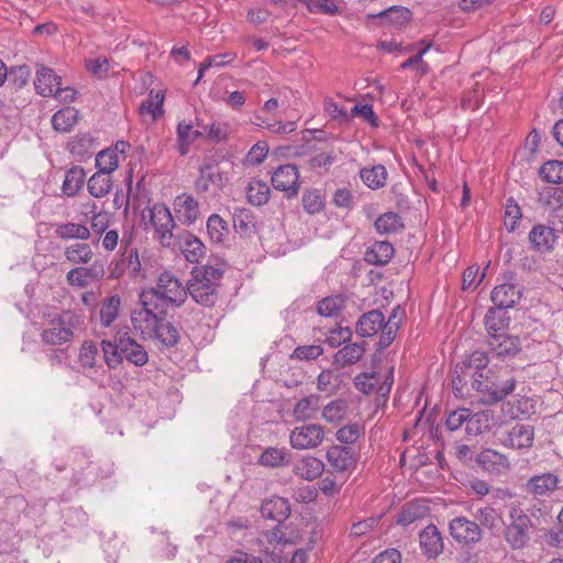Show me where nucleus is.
<instances>
[{"label": "nucleus", "mask_w": 563, "mask_h": 563, "mask_svg": "<svg viewBox=\"0 0 563 563\" xmlns=\"http://www.w3.org/2000/svg\"><path fill=\"white\" fill-rule=\"evenodd\" d=\"M153 296L140 294V307L131 312V323L143 340H157L174 346L179 339L176 327L166 319V310L153 302Z\"/></svg>", "instance_id": "nucleus-1"}, {"label": "nucleus", "mask_w": 563, "mask_h": 563, "mask_svg": "<svg viewBox=\"0 0 563 563\" xmlns=\"http://www.w3.org/2000/svg\"><path fill=\"white\" fill-rule=\"evenodd\" d=\"M516 382L507 369H484L472 374V387L478 393L479 401L493 405L505 399L515 389Z\"/></svg>", "instance_id": "nucleus-2"}, {"label": "nucleus", "mask_w": 563, "mask_h": 563, "mask_svg": "<svg viewBox=\"0 0 563 563\" xmlns=\"http://www.w3.org/2000/svg\"><path fill=\"white\" fill-rule=\"evenodd\" d=\"M401 320L399 308L394 309L391 316L385 321L384 314L378 310H371L361 316L356 323V333L369 338L382 331L378 347L386 349L394 341Z\"/></svg>", "instance_id": "nucleus-3"}, {"label": "nucleus", "mask_w": 563, "mask_h": 563, "mask_svg": "<svg viewBox=\"0 0 563 563\" xmlns=\"http://www.w3.org/2000/svg\"><path fill=\"white\" fill-rule=\"evenodd\" d=\"M142 295H152L153 302L166 310L168 306L180 307L187 298V288L169 272L162 273L155 287L141 291Z\"/></svg>", "instance_id": "nucleus-4"}, {"label": "nucleus", "mask_w": 563, "mask_h": 563, "mask_svg": "<svg viewBox=\"0 0 563 563\" xmlns=\"http://www.w3.org/2000/svg\"><path fill=\"white\" fill-rule=\"evenodd\" d=\"M141 217L144 229L153 230L154 239L163 246H170L173 244V231L176 224L170 210L164 203H154L144 208Z\"/></svg>", "instance_id": "nucleus-5"}, {"label": "nucleus", "mask_w": 563, "mask_h": 563, "mask_svg": "<svg viewBox=\"0 0 563 563\" xmlns=\"http://www.w3.org/2000/svg\"><path fill=\"white\" fill-rule=\"evenodd\" d=\"M80 324V317L63 311L51 317L44 324L41 333L42 340L47 345H62L74 338L76 328Z\"/></svg>", "instance_id": "nucleus-6"}, {"label": "nucleus", "mask_w": 563, "mask_h": 563, "mask_svg": "<svg viewBox=\"0 0 563 563\" xmlns=\"http://www.w3.org/2000/svg\"><path fill=\"white\" fill-rule=\"evenodd\" d=\"M130 242L131 236L124 234L121 238V246L123 247V251L120 253L118 258L110 263L108 267L110 279H120L124 275H129L132 278L140 276L141 261L139 257V251L135 247H129Z\"/></svg>", "instance_id": "nucleus-7"}, {"label": "nucleus", "mask_w": 563, "mask_h": 563, "mask_svg": "<svg viewBox=\"0 0 563 563\" xmlns=\"http://www.w3.org/2000/svg\"><path fill=\"white\" fill-rule=\"evenodd\" d=\"M510 523L505 530V539L512 549H522L529 541L530 518L522 510H510Z\"/></svg>", "instance_id": "nucleus-8"}, {"label": "nucleus", "mask_w": 563, "mask_h": 563, "mask_svg": "<svg viewBox=\"0 0 563 563\" xmlns=\"http://www.w3.org/2000/svg\"><path fill=\"white\" fill-rule=\"evenodd\" d=\"M324 440L323 427L317 423H307L296 427L289 434V443L296 450H312Z\"/></svg>", "instance_id": "nucleus-9"}, {"label": "nucleus", "mask_w": 563, "mask_h": 563, "mask_svg": "<svg viewBox=\"0 0 563 563\" xmlns=\"http://www.w3.org/2000/svg\"><path fill=\"white\" fill-rule=\"evenodd\" d=\"M104 273L103 263L101 261H95L88 266L78 265L70 269L66 275V280L71 287L85 288L101 280Z\"/></svg>", "instance_id": "nucleus-10"}, {"label": "nucleus", "mask_w": 563, "mask_h": 563, "mask_svg": "<svg viewBox=\"0 0 563 563\" xmlns=\"http://www.w3.org/2000/svg\"><path fill=\"white\" fill-rule=\"evenodd\" d=\"M272 185L287 198L296 197L300 189L298 168L292 164L280 165L272 175Z\"/></svg>", "instance_id": "nucleus-11"}, {"label": "nucleus", "mask_w": 563, "mask_h": 563, "mask_svg": "<svg viewBox=\"0 0 563 563\" xmlns=\"http://www.w3.org/2000/svg\"><path fill=\"white\" fill-rule=\"evenodd\" d=\"M267 541L268 543L273 544V548L265 547L262 549L263 552L271 555L273 558V561H280L283 558V553L286 552V554L291 553V561L290 563H306L308 558V550L303 548H297L295 550H287L288 541H283L282 538H277V534L275 532L272 533H265L262 539H260V543H264V541Z\"/></svg>", "instance_id": "nucleus-12"}, {"label": "nucleus", "mask_w": 563, "mask_h": 563, "mask_svg": "<svg viewBox=\"0 0 563 563\" xmlns=\"http://www.w3.org/2000/svg\"><path fill=\"white\" fill-rule=\"evenodd\" d=\"M130 144L125 141H118L113 146L99 152L96 156V166L98 172L110 175L113 173L120 162L125 158Z\"/></svg>", "instance_id": "nucleus-13"}, {"label": "nucleus", "mask_w": 563, "mask_h": 563, "mask_svg": "<svg viewBox=\"0 0 563 563\" xmlns=\"http://www.w3.org/2000/svg\"><path fill=\"white\" fill-rule=\"evenodd\" d=\"M449 529L452 538L460 543H476L482 539L479 526L465 517L452 519Z\"/></svg>", "instance_id": "nucleus-14"}, {"label": "nucleus", "mask_w": 563, "mask_h": 563, "mask_svg": "<svg viewBox=\"0 0 563 563\" xmlns=\"http://www.w3.org/2000/svg\"><path fill=\"white\" fill-rule=\"evenodd\" d=\"M229 180V174L213 162H206L199 168V176L196 180L198 191L206 192L211 186L222 187Z\"/></svg>", "instance_id": "nucleus-15"}, {"label": "nucleus", "mask_w": 563, "mask_h": 563, "mask_svg": "<svg viewBox=\"0 0 563 563\" xmlns=\"http://www.w3.org/2000/svg\"><path fill=\"white\" fill-rule=\"evenodd\" d=\"M476 463L486 472L494 474H504L510 470L508 457L492 449L481 451L476 457Z\"/></svg>", "instance_id": "nucleus-16"}, {"label": "nucleus", "mask_w": 563, "mask_h": 563, "mask_svg": "<svg viewBox=\"0 0 563 563\" xmlns=\"http://www.w3.org/2000/svg\"><path fill=\"white\" fill-rule=\"evenodd\" d=\"M534 439V430L533 427L529 424H519L514 426L505 439L501 440V443L505 446L518 450H527L530 449L533 444Z\"/></svg>", "instance_id": "nucleus-17"}, {"label": "nucleus", "mask_w": 563, "mask_h": 563, "mask_svg": "<svg viewBox=\"0 0 563 563\" xmlns=\"http://www.w3.org/2000/svg\"><path fill=\"white\" fill-rule=\"evenodd\" d=\"M490 352L497 357H511L520 351V341L517 336L507 333L488 336Z\"/></svg>", "instance_id": "nucleus-18"}, {"label": "nucleus", "mask_w": 563, "mask_h": 563, "mask_svg": "<svg viewBox=\"0 0 563 563\" xmlns=\"http://www.w3.org/2000/svg\"><path fill=\"white\" fill-rule=\"evenodd\" d=\"M173 206L176 218L183 224H192L199 218V203L192 196H177L174 200Z\"/></svg>", "instance_id": "nucleus-19"}, {"label": "nucleus", "mask_w": 563, "mask_h": 563, "mask_svg": "<svg viewBox=\"0 0 563 563\" xmlns=\"http://www.w3.org/2000/svg\"><path fill=\"white\" fill-rule=\"evenodd\" d=\"M217 287L209 282L198 279V277H192L188 287L187 295L189 294L191 298L199 305L211 307L216 302L217 298Z\"/></svg>", "instance_id": "nucleus-20"}, {"label": "nucleus", "mask_w": 563, "mask_h": 563, "mask_svg": "<svg viewBox=\"0 0 563 563\" xmlns=\"http://www.w3.org/2000/svg\"><path fill=\"white\" fill-rule=\"evenodd\" d=\"M521 297V289L514 283L497 285L490 295L492 301L498 309L511 308Z\"/></svg>", "instance_id": "nucleus-21"}, {"label": "nucleus", "mask_w": 563, "mask_h": 563, "mask_svg": "<svg viewBox=\"0 0 563 563\" xmlns=\"http://www.w3.org/2000/svg\"><path fill=\"white\" fill-rule=\"evenodd\" d=\"M178 246L185 258L190 263H198L206 253L202 241L188 231L178 234Z\"/></svg>", "instance_id": "nucleus-22"}, {"label": "nucleus", "mask_w": 563, "mask_h": 563, "mask_svg": "<svg viewBox=\"0 0 563 563\" xmlns=\"http://www.w3.org/2000/svg\"><path fill=\"white\" fill-rule=\"evenodd\" d=\"M60 85V77L57 76L52 68L43 65L37 66L36 78L34 80L37 93L43 97H51Z\"/></svg>", "instance_id": "nucleus-23"}, {"label": "nucleus", "mask_w": 563, "mask_h": 563, "mask_svg": "<svg viewBox=\"0 0 563 563\" xmlns=\"http://www.w3.org/2000/svg\"><path fill=\"white\" fill-rule=\"evenodd\" d=\"M98 355L99 349L97 343L91 340L84 341L77 357L79 369L86 375L97 373V368L100 366L98 365Z\"/></svg>", "instance_id": "nucleus-24"}, {"label": "nucleus", "mask_w": 563, "mask_h": 563, "mask_svg": "<svg viewBox=\"0 0 563 563\" xmlns=\"http://www.w3.org/2000/svg\"><path fill=\"white\" fill-rule=\"evenodd\" d=\"M420 547L428 558L438 556L443 550L441 532L434 525H429L419 534Z\"/></svg>", "instance_id": "nucleus-25"}, {"label": "nucleus", "mask_w": 563, "mask_h": 563, "mask_svg": "<svg viewBox=\"0 0 563 563\" xmlns=\"http://www.w3.org/2000/svg\"><path fill=\"white\" fill-rule=\"evenodd\" d=\"M261 514L266 519L283 522L290 514L289 501L279 496L268 498L262 504Z\"/></svg>", "instance_id": "nucleus-26"}, {"label": "nucleus", "mask_w": 563, "mask_h": 563, "mask_svg": "<svg viewBox=\"0 0 563 563\" xmlns=\"http://www.w3.org/2000/svg\"><path fill=\"white\" fill-rule=\"evenodd\" d=\"M119 349L130 363L143 366L148 362V354L143 345L130 336L119 339Z\"/></svg>", "instance_id": "nucleus-27"}, {"label": "nucleus", "mask_w": 563, "mask_h": 563, "mask_svg": "<svg viewBox=\"0 0 563 563\" xmlns=\"http://www.w3.org/2000/svg\"><path fill=\"white\" fill-rule=\"evenodd\" d=\"M554 229L538 224L532 228L529 233V241L532 247L539 252H549L554 247L556 242Z\"/></svg>", "instance_id": "nucleus-28"}, {"label": "nucleus", "mask_w": 563, "mask_h": 563, "mask_svg": "<svg viewBox=\"0 0 563 563\" xmlns=\"http://www.w3.org/2000/svg\"><path fill=\"white\" fill-rule=\"evenodd\" d=\"M323 471V462L320 459L310 455L301 457L294 465L295 475L306 481L317 479L321 476Z\"/></svg>", "instance_id": "nucleus-29"}, {"label": "nucleus", "mask_w": 563, "mask_h": 563, "mask_svg": "<svg viewBox=\"0 0 563 563\" xmlns=\"http://www.w3.org/2000/svg\"><path fill=\"white\" fill-rule=\"evenodd\" d=\"M327 460L336 472H345L355 464L352 450L341 445L331 446L327 452Z\"/></svg>", "instance_id": "nucleus-30"}, {"label": "nucleus", "mask_w": 563, "mask_h": 563, "mask_svg": "<svg viewBox=\"0 0 563 563\" xmlns=\"http://www.w3.org/2000/svg\"><path fill=\"white\" fill-rule=\"evenodd\" d=\"M559 485V478L552 473L536 475L527 482V490L533 496H548Z\"/></svg>", "instance_id": "nucleus-31"}, {"label": "nucleus", "mask_w": 563, "mask_h": 563, "mask_svg": "<svg viewBox=\"0 0 563 563\" xmlns=\"http://www.w3.org/2000/svg\"><path fill=\"white\" fill-rule=\"evenodd\" d=\"M85 207L87 209L85 216L89 219L91 235L95 234L100 240L103 232L109 229L111 216L108 212L98 211L97 205L93 201L86 203Z\"/></svg>", "instance_id": "nucleus-32"}, {"label": "nucleus", "mask_w": 563, "mask_h": 563, "mask_svg": "<svg viewBox=\"0 0 563 563\" xmlns=\"http://www.w3.org/2000/svg\"><path fill=\"white\" fill-rule=\"evenodd\" d=\"M364 353V343H350L338 350L333 356V362L339 367H346L357 363Z\"/></svg>", "instance_id": "nucleus-33"}, {"label": "nucleus", "mask_w": 563, "mask_h": 563, "mask_svg": "<svg viewBox=\"0 0 563 563\" xmlns=\"http://www.w3.org/2000/svg\"><path fill=\"white\" fill-rule=\"evenodd\" d=\"M320 407V397L311 394L307 397L299 399L292 410L296 420H309L316 417Z\"/></svg>", "instance_id": "nucleus-34"}, {"label": "nucleus", "mask_w": 563, "mask_h": 563, "mask_svg": "<svg viewBox=\"0 0 563 563\" xmlns=\"http://www.w3.org/2000/svg\"><path fill=\"white\" fill-rule=\"evenodd\" d=\"M394 255V247L389 242H375L366 252L365 261L372 265L387 264Z\"/></svg>", "instance_id": "nucleus-35"}, {"label": "nucleus", "mask_w": 563, "mask_h": 563, "mask_svg": "<svg viewBox=\"0 0 563 563\" xmlns=\"http://www.w3.org/2000/svg\"><path fill=\"white\" fill-rule=\"evenodd\" d=\"M342 384L341 375L333 369H323L317 377V389L325 396L335 395Z\"/></svg>", "instance_id": "nucleus-36"}, {"label": "nucleus", "mask_w": 563, "mask_h": 563, "mask_svg": "<svg viewBox=\"0 0 563 563\" xmlns=\"http://www.w3.org/2000/svg\"><path fill=\"white\" fill-rule=\"evenodd\" d=\"M164 95L161 91L151 90L147 99L142 101L139 111L145 119L150 118L152 122L163 113Z\"/></svg>", "instance_id": "nucleus-37"}, {"label": "nucleus", "mask_w": 563, "mask_h": 563, "mask_svg": "<svg viewBox=\"0 0 563 563\" xmlns=\"http://www.w3.org/2000/svg\"><path fill=\"white\" fill-rule=\"evenodd\" d=\"M349 415V404L345 399H334L327 404L322 409V418L332 424H339Z\"/></svg>", "instance_id": "nucleus-38"}, {"label": "nucleus", "mask_w": 563, "mask_h": 563, "mask_svg": "<svg viewBox=\"0 0 563 563\" xmlns=\"http://www.w3.org/2000/svg\"><path fill=\"white\" fill-rule=\"evenodd\" d=\"M56 235L63 240H81L87 241L91 238L90 229L81 223L65 222L56 228Z\"/></svg>", "instance_id": "nucleus-39"}, {"label": "nucleus", "mask_w": 563, "mask_h": 563, "mask_svg": "<svg viewBox=\"0 0 563 563\" xmlns=\"http://www.w3.org/2000/svg\"><path fill=\"white\" fill-rule=\"evenodd\" d=\"M65 258L76 265H86L93 257V251L88 243H74L65 247Z\"/></svg>", "instance_id": "nucleus-40"}, {"label": "nucleus", "mask_w": 563, "mask_h": 563, "mask_svg": "<svg viewBox=\"0 0 563 563\" xmlns=\"http://www.w3.org/2000/svg\"><path fill=\"white\" fill-rule=\"evenodd\" d=\"M86 174L81 166H74L67 170L62 186L63 192L68 197H74L82 188Z\"/></svg>", "instance_id": "nucleus-41"}, {"label": "nucleus", "mask_w": 563, "mask_h": 563, "mask_svg": "<svg viewBox=\"0 0 563 563\" xmlns=\"http://www.w3.org/2000/svg\"><path fill=\"white\" fill-rule=\"evenodd\" d=\"M247 201L256 207L264 206L271 198L268 185L258 179H252L246 188Z\"/></svg>", "instance_id": "nucleus-42"}, {"label": "nucleus", "mask_w": 563, "mask_h": 563, "mask_svg": "<svg viewBox=\"0 0 563 563\" xmlns=\"http://www.w3.org/2000/svg\"><path fill=\"white\" fill-rule=\"evenodd\" d=\"M121 308V298L119 295H112L106 298L100 307V323L108 328L110 327L119 316Z\"/></svg>", "instance_id": "nucleus-43"}, {"label": "nucleus", "mask_w": 563, "mask_h": 563, "mask_svg": "<svg viewBox=\"0 0 563 563\" xmlns=\"http://www.w3.org/2000/svg\"><path fill=\"white\" fill-rule=\"evenodd\" d=\"M87 188L92 197L103 198L112 188V179L110 175L97 172L88 179Z\"/></svg>", "instance_id": "nucleus-44"}, {"label": "nucleus", "mask_w": 563, "mask_h": 563, "mask_svg": "<svg viewBox=\"0 0 563 563\" xmlns=\"http://www.w3.org/2000/svg\"><path fill=\"white\" fill-rule=\"evenodd\" d=\"M492 413L489 411H479L471 415L468 411V418L466 421V433L470 435H478L490 428Z\"/></svg>", "instance_id": "nucleus-45"}, {"label": "nucleus", "mask_w": 563, "mask_h": 563, "mask_svg": "<svg viewBox=\"0 0 563 563\" xmlns=\"http://www.w3.org/2000/svg\"><path fill=\"white\" fill-rule=\"evenodd\" d=\"M78 112L75 108L66 107L52 118L53 128L59 132H68L77 123Z\"/></svg>", "instance_id": "nucleus-46"}, {"label": "nucleus", "mask_w": 563, "mask_h": 563, "mask_svg": "<svg viewBox=\"0 0 563 563\" xmlns=\"http://www.w3.org/2000/svg\"><path fill=\"white\" fill-rule=\"evenodd\" d=\"M401 218L396 212H386L379 216L375 221V229L379 234H391L402 229Z\"/></svg>", "instance_id": "nucleus-47"}, {"label": "nucleus", "mask_w": 563, "mask_h": 563, "mask_svg": "<svg viewBox=\"0 0 563 563\" xmlns=\"http://www.w3.org/2000/svg\"><path fill=\"white\" fill-rule=\"evenodd\" d=\"M361 178L368 188L378 189L385 186L387 172L383 165L363 168L361 170Z\"/></svg>", "instance_id": "nucleus-48"}, {"label": "nucleus", "mask_w": 563, "mask_h": 563, "mask_svg": "<svg viewBox=\"0 0 563 563\" xmlns=\"http://www.w3.org/2000/svg\"><path fill=\"white\" fill-rule=\"evenodd\" d=\"M207 232L213 243H223L229 234L227 222L217 213L207 220Z\"/></svg>", "instance_id": "nucleus-49"}, {"label": "nucleus", "mask_w": 563, "mask_h": 563, "mask_svg": "<svg viewBox=\"0 0 563 563\" xmlns=\"http://www.w3.org/2000/svg\"><path fill=\"white\" fill-rule=\"evenodd\" d=\"M203 132L213 142H224L233 132V128L228 121L214 120L212 123L203 125Z\"/></svg>", "instance_id": "nucleus-50"}, {"label": "nucleus", "mask_w": 563, "mask_h": 563, "mask_svg": "<svg viewBox=\"0 0 563 563\" xmlns=\"http://www.w3.org/2000/svg\"><path fill=\"white\" fill-rule=\"evenodd\" d=\"M233 225L240 234H251L255 229L252 212L245 208H236L233 213Z\"/></svg>", "instance_id": "nucleus-51"}, {"label": "nucleus", "mask_w": 563, "mask_h": 563, "mask_svg": "<svg viewBox=\"0 0 563 563\" xmlns=\"http://www.w3.org/2000/svg\"><path fill=\"white\" fill-rule=\"evenodd\" d=\"M539 201L554 211L563 206V188L545 186L539 192Z\"/></svg>", "instance_id": "nucleus-52"}, {"label": "nucleus", "mask_w": 563, "mask_h": 563, "mask_svg": "<svg viewBox=\"0 0 563 563\" xmlns=\"http://www.w3.org/2000/svg\"><path fill=\"white\" fill-rule=\"evenodd\" d=\"M540 176L550 184L563 183V162L552 159L544 163L540 168Z\"/></svg>", "instance_id": "nucleus-53"}, {"label": "nucleus", "mask_w": 563, "mask_h": 563, "mask_svg": "<svg viewBox=\"0 0 563 563\" xmlns=\"http://www.w3.org/2000/svg\"><path fill=\"white\" fill-rule=\"evenodd\" d=\"M104 363L110 368H117L123 361V354L119 349V342L112 343L108 340H102L100 343Z\"/></svg>", "instance_id": "nucleus-54"}, {"label": "nucleus", "mask_w": 563, "mask_h": 563, "mask_svg": "<svg viewBox=\"0 0 563 563\" xmlns=\"http://www.w3.org/2000/svg\"><path fill=\"white\" fill-rule=\"evenodd\" d=\"M488 358L485 352L474 351L471 353L467 358L463 362L464 367L472 376V374H477L478 372H484V369H490L492 367L487 366Z\"/></svg>", "instance_id": "nucleus-55"}, {"label": "nucleus", "mask_w": 563, "mask_h": 563, "mask_svg": "<svg viewBox=\"0 0 563 563\" xmlns=\"http://www.w3.org/2000/svg\"><path fill=\"white\" fill-rule=\"evenodd\" d=\"M364 433V427L357 422L346 424L336 432V439L341 443L352 444Z\"/></svg>", "instance_id": "nucleus-56"}, {"label": "nucleus", "mask_w": 563, "mask_h": 563, "mask_svg": "<svg viewBox=\"0 0 563 563\" xmlns=\"http://www.w3.org/2000/svg\"><path fill=\"white\" fill-rule=\"evenodd\" d=\"M323 206V198L319 190L310 189L303 192L302 207L308 213H318L322 210Z\"/></svg>", "instance_id": "nucleus-57"}, {"label": "nucleus", "mask_w": 563, "mask_h": 563, "mask_svg": "<svg viewBox=\"0 0 563 563\" xmlns=\"http://www.w3.org/2000/svg\"><path fill=\"white\" fill-rule=\"evenodd\" d=\"M485 325L489 336H492L504 333L506 322L499 310L489 309L485 316Z\"/></svg>", "instance_id": "nucleus-58"}, {"label": "nucleus", "mask_w": 563, "mask_h": 563, "mask_svg": "<svg viewBox=\"0 0 563 563\" xmlns=\"http://www.w3.org/2000/svg\"><path fill=\"white\" fill-rule=\"evenodd\" d=\"M475 518L481 522L482 526L490 530L498 528L501 521L500 516L493 507L489 506L479 508L475 515Z\"/></svg>", "instance_id": "nucleus-59"}, {"label": "nucleus", "mask_w": 563, "mask_h": 563, "mask_svg": "<svg viewBox=\"0 0 563 563\" xmlns=\"http://www.w3.org/2000/svg\"><path fill=\"white\" fill-rule=\"evenodd\" d=\"M235 57H236V55L233 53L218 54V55L208 57L199 67V74H198L197 80H199L203 76V73L208 68L213 67V66L214 67H223V66L230 64L231 62H233L235 59Z\"/></svg>", "instance_id": "nucleus-60"}, {"label": "nucleus", "mask_w": 563, "mask_h": 563, "mask_svg": "<svg viewBox=\"0 0 563 563\" xmlns=\"http://www.w3.org/2000/svg\"><path fill=\"white\" fill-rule=\"evenodd\" d=\"M354 385L364 394H369L374 390L377 391L378 377L375 373H362L355 376Z\"/></svg>", "instance_id": "nucleus-61"}, {"label": "nucleus", "mask_w": 563, "mask_h": 563, "mask_svg": "<svg viewBox=\"0 0 563 563\" xmlns=\"http://www.w3.org/2000/svg\"><path fill=\"white\" fill-rule=\"evenodd\" d=\"M285 456V450L277 448H268L262 453L260 457V463L264 466L277 467L283 464Z\"/></svg>", "instance_id": "nucleus-62"}, {"label": "nucleus", "mask_w": 563, "mask_h": 563, "mask_svg": "<svg viewBox=\"0 0 563 563\" xmlns=\"http://www.w3.org/2000/svg\"><path fill=\"white\" fill-rule=\"evenodd\" d=\"M322 353L323 349L321 345H302L296 347L290 357L300 361H312L317 360Z\"/></svg>", "instance_id": "nucleus-63"}, {"label": "nucleus", "mask_w": 563, "mask_h": 563, "mask_svg": "<svg viewBox=\"0 0 563 563\" xmlns=\"http://www.w3.org/2000/svg\"><path fill=\"white\" fill-rule=\"evenodd\" d=\"M191 130L192 125L186 122H180L177 126V142L180 155H186L191 144Z\"/></svg>", "instance_id": "nucleus-64"}]
</instances>
